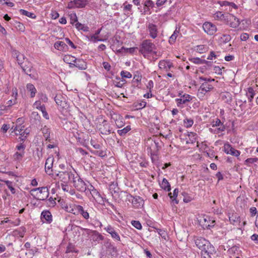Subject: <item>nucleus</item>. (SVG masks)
I'll return each instance as SVG.
<instances>
[{"label": "nucleus", "instance_id": "obj_10", "mask_svg": "<svg viewBox=\"0 0 258 258\" xmlns=\"http://www.w3.org/2000/svg\"><path fill=\"white\" fill-rule=\"evenodd\" d=\"M25 146L23 143L17 145L16 148L17 151L13 155V158L16 160H21L24 156Z\"/></svg>", "mask_w": 258, "mask_h": 258}, {"label": "nucleus", "instance_id": "obj_57", "mask_svg": "<svg viewBox=\"0 0 258 258\" xmlns=\"http://www.w3.org/2000/svg\"><path fill=\"white\" fill-rule=\"evenodd\" d=\"M257 161H258V158H256V157H255V158H247L245 161V164L246 165L250 166V164L254 163L256 162Z\"/></svg>", "mask_w": 258, "mask_h": 258}, {"label": "nucleus", "instance_id": "obj_56", "mask_svg": "<svg viewBox=\"0 0 258 258\" xmlns=\"http://www.w3.org/2000/svg\"><path fill=\"white\" fill-rule=\"evenodd\" d=\"M212 127H217L220 125H224L221 120L219 118H216L215 120H213L211 123Z\"/></svg>", "mask_w": 258, "mask_h": 258}, {"label": "nucleus", "instance_id": "obj_40", "mask_svg": "<svg viewBox=\"0 0 258 258\" xmlns=\"http://www.w3.org/2000/svg\"><path fill=\"white\" fill-rule=\"evenodd\" d=\"M221 97L222 99L227 103H230L232 100V95L229 92L223 93L221 94Z\"/></svg>", "mask_w": 258, "mask_h": 258}, {"label": "nucleus", "instance_id": "obj_17", "mask_svg": "<svg viewBox=\"0 0 258 258\" xmlns=\"http://www.w3.org/2000/svg\"><path fill=\"white\" fill-rule=\"evenodd\" d=\"M129 198L132 199V203L134 208H140L143 206L144 201L140 197L136 196L133 197L132 195H130Z\"/></svg>", "mask_w": 258, "mask_h": 258}, {"label": "nucleus", "instance_id": "obj_61", "mask_svg": "<svg viewBox=\"0 0 258 258\" xmlns=\"http://www.w3.org/2000/svg\"><path fill=\"white\" fill-rule=\"evenodd\" d=\"M141 80H142V76L140 75L139 73H138L137 72V74H136L134 76V78L133 79V82L138 83L140 82Z\"/></svg>", "mask_w": 258, "mask_h": 258}, {"label": "nucleus", "instance_id": "obj_24", "mask_svg": "<svg viewBox=\"0 0 258 258\" xmlns=\"http://www.w3.org/2000/svg\"><path fill=\"white\" fill-rule=\"evenodd\" d=\"M91 239L95 242H99L104 239V236L96 230H92L90 232Z\"/></svg>", "mask_w": 258, "mask_h": 258}, {"label": "nucleus", "instance_id": "obj_32", "mask_svg": "<svg viewBox=\"0 0 258 258\" xmlns=\"http://www.w3.org/2000/svg\"><path fill=\"white\" fill-rule=\"evenodd\" d=\"M200 87V90L206 91V92H209L213 89V86L207 82L202 83Z\"/></svg>", "mask_w": 258, "mask_h": 258}, {"label": "nucleus", "instance_id": "obj_21", "mask_svg": "<svg viewBox=\"0 0 258 258\" xmlns=\"http://www.w3.org/2000/svg\"><path fill=\"white\" fill-rule=\"evenodd\" d=\"M148 31L150 36L153 39H155L157 36L158 30L157 26L152 23H149L148 26Z\"/></svg>", "mask_w": 258, "mask_h": 258}, {"label": "nucleus", "instance_id": "obj_28", "mask_svg": "<svg viewBox=\"0 0 258 258\" xmlns=\"http://www.w3.org/2000/svg\"><path fill=\"white\" fill-rule=\"evenodd\" d=\"M41 130L42 131L44 137L45 139V140L48 142H50L51 139L50 137V128H48L46 125H44L43 127L41 128Z\"/></svg>", "mask_w": 258, "mask_h": 258}, {"label": "nucleus", "instance_id": "obj_59", "mask_svg": "<svg viewBox=\"0 0 258 258\" xmlns=\"http://www.w3.org/2000/svg\"><path fill=\"white\" fill-rule=\"evenodd\" d=\"M120 76L123 78H131L132 77V74L127 72L125 71H122L120 73Z\"/></svg>", "mask_w": 258, "mask_h": 258}, {"label": "nucleus", "instance_id": "obj_19", "mask_svg": "<svg viewBox=\"0 0 258 258\" xmlns=\"http://www.w3.org/2000/svg\"><path fill=\"white\" fill-rule=\"evenodd\" d=\"M76 67L81 70H85L87 69L86 62L82 59L75 58L73 64V68Z\"/></svg>", "mask_w": 258, "mask_h": 258}, {"label": "nucleus", "instance_id": "obj_1", "mask_svg": "<svg viewBox=\"0 0 258 258\" xmlns=\"http://www.w3.org/2000/svg\"><path fill=\"white\" fill-rule=\"evenodd\" d=\"M194 242L197 247L201 250V253L204 258H212V256L215 254L214 247L205 238L195 237Z\"/></svg>", "mask_w": 258, "mask_h": 258}, {"label": "nucleus", "instance_id": "obj_7", "mask_svg": "<svg viewBox=\"0 0 258 258\" xmlns=\"http://www.w3.org/2000/svg\"><path fill=\"white\" fill-rule=\"evenodd\" d=\"M85 194L88 197H92L96 202H100L102 200L100 194L95 188L90 184H88V187Z\"/></svg>", "mask_w": 258, "mask_h": 258}, {"label": "nucleus", "instance_id": "obj_53", "mask_svg": "<svg viewBox=\"0 0 258 258\" xmlns=\"http://www.w3.org/2000/svg\"><path fill=\"white\" fill-rule=\"evenodd\" d=\"M226 16H224V14L221 12H217L214 15V18L217 20H223L225 19Z\"/></svg>", "mask_w": 258, "mask_h": 258}, {"label": "nucleus", "instance_id": "obj_38", "mask_svg": "<svg viewBox=\"0 0 258 258\" xmlns=\"http://www.w3.org/2000/svg\"><path fill=\"white\" fill-rule=\"evenodd\" d=\"M125 83V80L120 78H116L115 80L113 81L114 85L118 88L122 87L123 85Z\"/></svg>", "mask_w": 258, "mask_h": 258}, {"label": "nucleus", "instance_id": "obj_31", "mask_svg": "<svg viewBox=\"0 0 258 258\" xmlns=\"http://www.w3.org/2000/svg\"><path fill=\"white\" fill-rule=\"evenodd\" d=\"M13 96L14 97V99L9 100L6 103V106L10 109V107L16 103V98L17 96V89L15 88L13 89Z\"/></svg>", "mask_w": 258, "mask_h": 258}, {"label": "nucleus", "instance_id": "obj_50", "mask_svg": "<svg viewBox=\"0 0 258 258\" xmlns=\"http://www.w3.org/2000/svg\"><path fill=\"white\" fill-rule=\"evenodd\" d=\"M70 19V23L71 24L74 25L78 21V18L75 13H71L69 14Z\"/></svg>", "mask_w": 258, "mask_h": 258}, {"label": "nucleus", "instance_id": "obj_30", "mask_svg": "<svg viewBox=\"0 0 258 258\" xmlns=\"http://www.w3.org/2000/svg\"><path fill=\"white\" fill-rule=\"evenodd\" d=\"M55 101L56 103L62 107H64V105L66 103L65 99L62 97V96L60 94H57L56 95L55 97Z\"/></svg>", "mask_w": 258, "mask_h": 258}, {"label": "nucleus", "instance_id": "obj_41", "mask_svg": "<svg viewBox=\"0 0 258 258\" xmlns=\"http://www.w3.org/2000/svg\"><path fill=\"white\" fill-rule=\"evenodd\" d=\"M208 47L206 45H199L196 47L195 50L200 53L205 52L208 50Z\"/></svg>", "mask_w": 258, "mask_h": 258}, {"label": "nucleus", "instance_id": "obj_25", "mask_svg": "<svg viewBox=\"0 0 258 258\" xmlns=\"http://www.w3.org/2000/svg\"><path fill=\"white\" fill-rule=\"evenodd\" d=\"M81 215L86 220H88L90 218L89 211L88 210H85L81 205H80L77 212V215Z\"/></svg>", "mask_w": 258, "mask_h": 258}, {"label": "nucleus", "instance_id": "obj_22", "mask_svg": "<svg viewBox=\"0 0 258 258\" xmlns=\"http://www.w3.org/2000/svg\"><path fill=\"white\" fill-rule=\"evenodd\" d=\"M99 131L101 134L103 135H109L111 133L110 125L106 120H103L102 124L101 125L99 128Z\"/></svg>", "mask_w": 258, "mask_h": 258}, {"label": "nucleus", "instance_id": "obj_14", "mask_svg": "<svg viewBox=\"0 0 258 258\" xmlns=\"http://www.w3.org/2000/svg\"><path fill=\"white\" fill-rule=\"evenodd\" d=\"M223 150L227 154H230L235 157H238L240 154L239 151L234 149L231 145L228 143L224 144Z\"/></svg>", "mask_w": 258, "mask_h": 258}, {"label": "nucleus", "instance_id": "obj_64", "mask_svg": "<svg viewBox=\"0 0 258 258\" xmlns=\"http://www.w3.org/2000/svg\"><path fill=\"white\" fill-rule=\"evenodd\" d=\"M8 110H9V109L6 105H0V116L5 112H7Z\"/></svg>", "mask_w": 258, "mask_h": 258}, {"label": "nucleus", "instance_id": "obj_6", "mask_svg": "<svg viewBox=\"0 0 258 258\" xmlns=\"http://www.w3.org/2000/svg\"><path fill=\"white\" fill-rule=\"evenodd\" d=\"M178 96H180V98L175 99V102L177 107L181 108L183 107L182 105L187 104L188 102L192 101L193 99L195 98V97L186 93L182 94L180 93Z\"/></svg>", "mask_w": 258, "mask_h": 258}, {"label": "nucleus", "instance_id": "obj_63", "mask_svg": "<svg viewBox=\"0 0 258 258\" xmlns=\"http://www.w3.org/2000/svg\"><path fill=\"white\" fill-rule=\"evenodd\" d=\"M33 106L36 107L37 109H39L40 110H42V107L44 108L45 106L44 105H41V102L40 101H36L34 102L33 104Z\"/></svg>", "mask_w": 258, "mask_h": 258}, {"label": "nucleus", "instance_id": "obj_36", "mask_svg": "<svg viewBox=\"0 0 258 258\" xmlns=\"http://www.w3.org/2000/svg\"><path fill=\"white\" fill-rule=\"evenodd\" d=\"M229 221L233 225H237L240 222L239 217L236 214H233L231 216L229 217Z\"/></svg>", "mask_w": 258, "mask_h": 258}, {"label": "nucleus", "instance_id": "obj_52", "mask_svg": "<svg viewBox=\"0 0 258 258\" xmlns=\"http://www.w3.org/2000/svg\"><path fill=\"white\" fill-rule=\"evenodd\" d=\"M20 12L21 14H22L24 16H27L31 18H35V17H36V16L35 15V14L34 13L28 12L23 9H21L20 10Z\"/></svg>", "mask_w": 258, "mask_h": 258}, {"label": "nucleus", "instance_id": "obj_60", "mask_svg": "<svg viewBox=\"0 0 258 258\" xmlns=\"http://www.w3.org/2000/svg\"><path fill=\"white\" fill-rule=\"evenodd\" d=\"M24 130V126L16 125L14 127V131H16V133L15 134L16 135H22L21 133Z\"/></svg>", "mask_w": 258, "mask_h": 258}, {"label": "nucleus", "instance_id": "obj_49", "mask_svg": "<svg viewBox=\"0 0 258 258\" xmlns=\"http://www.w3.org/2000/svg\"><path fill=\"white\" fill-rule=\"evenodd\" d=\"M179 31L177 30L176 29L174 31L172 35L170 37L169 42L170 44H173L175 42V40L176 39V38L179 34Z\"/></svg>", "mask_w": 258, "mask_h": 258}, {"label": "nucleus", "instance_id": "obj_5", "mask_svg": "<svg viewBox=\"0 0 258 258\" xmlns=\"http://www.w3.org/2000/svg\"><path fill=\"white\" fill-rule=\"evenodd\" d=\"M75 172L68 171H59L56 174V175L62 182L64 183H68L70 181L72 182L73 176H75Z\"/></svg>", "mask_w": 258, "mask_h": 258}, {"label": "nucleus", "instance_id": "obj_26", "mask_svg": "<svg viewBox=\"0 0 258 258\" xmlns=\"http://www.w3.org/2000/svg\"><path fill=\"white\" fill-rule=\"evenodd\" d=\"M158 66L160 69L168 71L172 67V65L169 61L162 60L159 61Z\"/></svg>", "mask_w": 258, "mask_h": 258}, {"label": "nucleus", "instance_id": "obj_8", "mask_svg": "<svg viewBox=\"0 0 258 258\" xmlns=\"http://www.w3.org/2000/svg\"><path fill=\"white\" fill-rule=\"evenodd\" d=\"M200 222L201 223L203 228L209 229L213 228L215 224V221L208 216H204L201 218Z\"/></svg>", "mask_w": 258, "mask_h": 258}, {"label": "nucleus", "instance_id": "obj_13", "mask_svg": "<svg viewBox=\"0 0 258 258\" xmlns=\"http://www.w3.org/2000/svg\"><path fill=\"white\" fill-rule=\"evenodd\" d=\"M80 205L73 203H67L62 208L67 212L77 215V212Z\"/></svg>", "mask_w": 258, "mask_h": 258}, {"label": "nucleus", "instance_id": "obj_11", "mask_svg": "<svg viewBox=\"0 0 258 258\" xmlns=\"http://www.w3.org/2000/svg\"><path fill=\"white\" fill-rule=\"evenodd\" d=\"M203 29L205 33L210 35L214 34L217 30L216 25L209 22L203 24Z\"/></svg>", "mask_w": 258, "mask_h": 258}, {"label": "nucleus", "instance_id": "obj_18", "mask_svg": "<svg viewBox=\"0 0 258 258\" xmlns=\"http://www.w3.org/2000/svg\"><path fill=\"white\" fill-rule=\"evenodd\" d=\"M41 219L43 223L50 224L52 221V216L51 213L48 210H45L42 212L41 214Z\"/></svg>", "mask_w": 258, "mask_h": 258}, {"label": "nucleus", "instance_id": "obj_39", "mask_svg": "<svg viewBox=\"0 0 258 258\" xmlns=\"http://www.w3.org/2000/svg\"><path fill=\"white\" fill-rule=\"evenodd\" d=\"M161 187L162 188L164 189L167 191H169L171 190L170 185L168 181V180L166 178H164L162 181L161 184Z\"/></svg>", "mask_w": 258, "mask_h": 258}, {"label": "nucleus", "instance_id": "obj_16", "mask_svg": "<svg viewBox=\"0 0 258 258\" xmlns=\"http://www.w3.org/2000/svg\"><path fill=\"white\" fill-rule=\"evenodd\" d=\"M54 158L52 157H48L45 161V170L46 173L49 175H53V170L52 169L53 164Z\"/></svg>", "mask_w": 258, "mask_h": 258}, {"label": "nucleus", "instance_id": "obj_54", "mask_svg": "<svg viewBox=\"0 0 258 258\" xmlns=\"http://www.w3.org/2000/svg\"><path fill=\"white\" fill-rule=\"evenodd\" d=\"M4 182L7 185L8 187L11 190L12 194H14L16 192V189L13 187L12 182L9 180H5Z\"/></svg>", "mask_w": 258, "mask_h": 258}, {"label": "nucleus", "instance_id": "obj_20", "mask_svg": "<svg viewBox=\"0 0 258 258\" xmlns=\"http://www.w3.org/2000/svg\"><path fill=\"white\" fill-rule=\"evenodd\" d=\"M104 229L111 235V237L113 239L118 241H120V238L119 234L115 231L114 228L111 225H108L107 226L104 228Z\"/></svg>", "mask_w": 258, "mask_h": 258}, {"label": "nucleus", "instance_id": "obj_43", "mask_svg": "<svg viewBox=\"0 0 258 258\" xmlns=\"http://www.w3.org/2000/svg\"><path fill=\"white\" fill-rule=\"evenodd\" d=\"M231 39L230 35L227 34H223L220 38L221 43L226 44L229 42Z\"/></svg>", "mask_w": 258, "mask_h": 258}, {"label": "nucleus", "instance_id": "obj_35", "mask_svg": "<svg viewBox=\"0 0 258 258\" xmlns=\"http://www.w3.org/2000/svg\"><path fill=\"white\" fill-rule=\"evenodd\" d=\"M178 194V189L177 188L174 189L173 192V195L172 196V193L170 192L168 194L170 198L172 200L173 202L176 204L178 203V201L176 200V197H177Z\"/></svg>", "mask_w": 258, "mask_h": 258}, {"label": "nucleus", "instance_id": "obj_34", "mask_svg": "<svg viewBox=\"0 0 258 258\" xmlns=\"http://www.w3.org/2000/svg\"><path fill=\"white\" fill-rule=\"evenodd\" d=\"M27 90L30 92V97L33 98L36 93V89L34 86L32 84H28L26 86Z\"/></svg>", "mask_w": 258, "mask_h": 258}, {"label": "nucleus", "instance_id": "obj_33", "mask_svg": "<svg viewBox=\"0 0 258 258\" xmlns=\"http://www.w3.org/2000/svg\"><path fill=\"white\" fill-rule=\"evenodd\" d=\"M75 58L76 57L72 55H66L63 57V60L64 62L70 64V67L71 68H73V64Z\"/></svg>", "mask_w": 258, "mask_h": 258}, {"label": "nucleus", "instance_id": "obj_4", "mask_svg": "<svg viewBox=\"0 0 258 258\" xmlns=\"http://www.w3.org/2000/svg\"><path fill=\"white\" fill-rule=\"evenodd\" d=\"M156 48V46L150 40H145L141 44L140 52L144 56L152 53Z\"/></svg>", "mask_w": 258, "mask_h": 258}, {"label": "nucleus", "instance_id": "obj_58", "mask_svg": "<svg viewBox=\"0 0 258 258\" xmlns=\"http://www.w3.org/2000/svg\"><path fill=\"white\" fill-rule=\"evenodd\" d=\"M182 196H183V201L184 203H188L192 201V198L188 196V194L184 192L182 193Z\"/></svg>", "mask_w": 258, "mask_h": 258}, {"label": "nucleus", "instance_id": "obj_29", "mask_svg": "<svg viewBox=\"0 0 258 258\" xmlns=\"http://www.w3.org/2000/svg\"><path fill=\"white\" fill-rule=\"evenodd\" d=\"M54 47L55 49L60 51H64L68 48L67 44L62 41H56L54 44Z\"/></svg>", "mask_w": 258, "mask_h": 258}, {"label": "nucleus", "instance_id": "obj_9", "mask_svg": "<svg viewBox=\"0 0 258 258\" xmlns=\"http://www.w3.org/2000/svg\"><path fill=\"white\" fill-rule=\"evenodd\" d=\"M88 3L87 0H74L71 1L68 4V8H84Z\"/></svg>", "mask_w": 258, "mask_h": 258}, {"label": "nucleus", "instance_id": "obj_15", "mask_svg": "<svg viewBox=\"0 0 258 258\" xmlns=\"http://www.w3.org/2000/svg\"><path fill=\"white\" fill-rule=\"evenodd\" d=\"M226 18L228 20V23L231 27L236 28L239 25V19L231 14H227Z\"/></svg>", "mask_w": 258, "mask_h": 258}, {"label": "nucleus", "instance_id": "obj_48", "mask_svg": "<svg viewBox=\"0 0 258 258\" xmlns=\"http://www.w3.org/2000/svg\"><path fill=\"white\" fill-rule=\"evenodd\" d=\"M76 28L79 30H83L85 32L88 31L89 28L87 26H84L82 24L78 22V21L75 23Z\"/></svg>", "mask_w": 258, "mask_h": 258}, {"label": "nucleus", "instance_id": "obj_23", "mask_svg": "<svg viewBox=\"0 0 258 258\" xmlns=\"http://www.w3.org/2000/svg\"><path fill=\"white\" fill-rule=\"evenodd\" d=\"M12 53V55L17 59L18 64L21 66L23 64L25 60L24 54L20 53L16 50H13Z\"/></svg>", "mask_w": 258, "mask_h": 258}, {"label": "nucleus", "instance_id": "obj_46", "mask_svg": "<svg viewBox=\"0 0 258 258\" xmlns=\"http://www.w3.org/2000/svg\"><path fill=\"white\" fill-rule=\"evenodd\" d=\"M131 130V126L127 125L123 129L119 130L117 131V134L120 136H124L126 133H127Z\"/></svg>", "mask_w": 258, "mask_h": 258}, {"label": "nucleus", "instance_id": "obj_12", "mask_svg": "<svg viewBox=\"0 0 258 258\" xmlns=\"http://www.w3.org/2000/svg\"><path fill=\"white\" fill-rule=\"evenodd\" d=\"M111 118L113 120L117 128H121L124 125L123 117L119 114L112 112L110 113Z\"/></svg>", "mask_w": 258, "mask_h": 258}, {"label": "nucleus", "instance_id": "obj_44", "mask_svg": "<svg viewBox=\"0 0 258 258\" xmlns=\"http://www.w3.org/2000/svg\"><path fill=\"white\" fill-rule=\"evenodd\" d=\"M86 38L90 41L92 42H96L97 41H103L104 40L99 38V37L94 35H90L86 36Z\"/></svg>", "mask_w": 258, "mask_h": 258}, {"label": "nucleus", "instance_id": "obj_27", "mask_svg": "<svg viewBox=\"0 0 258 258\" xmlns=\"http://www.w3.org/2000/svg\"><path fill=\"white\" fill-rule=\"evenodd\" d=\"M24 64H22L21 66V68L23 70V71L28 75L30 76V73L31 72L32 70V64L29 62L26 61L24 62Z\"/></svg>", "mask_w": 258, "mask_h": 258}, {"label": "nucleus", "instance_id": "obj_62", "mask_svg": "<svg viewBox=\"0 0 258 258\" xmlns=\"http://www.w3.org/2000/svg\"><path fill=\"white\" fill-rule=\"evenodd\" d=\"M132 224L137 229L141 230L142 228L141 223L138 221H132Z\"/></svg>", "mask_w": 258, "mask_h": 258}, {"label": "nucleus", "instance_id": "obj_45", "mask_svg": "<svg viewBox=\"0 0 258 258\" xmlns=\"http://www.w3.org/2000/svg\"><path fill=\"white\" fill-rule=\"evenodd\" d=\"M217 127H218L216 128L214 131L213 130V129L210 128V132L211 133H214V134H217L221 133H222L223 132H224L225 129H226L225 125H220V126H217Z\"/></svg>", "mask_w": 258, "mask_h": 258}, {"label": "nucleus", "instance_id": "obj_55", "mask_svg": "<svg viewBox=\"0 0 258 258\" xmlns=\"http://www.w3.org/2000/svg\"><path fill=\"white\" fill-rule=\"evenodd\" d=\"M16 28L21 32H23L25 30L24 25L20 23V22H16L14 24Z\"/></svg>", "mask_w": 258, "mask_h": 258}, {"label": "nucleus", "instance_id": "obj_47", "mask_svg": "<svg viewBox=\"0 0 258 258\" xmlns=\"http://www.w3.org/2000/svg\"><path fill=\"white\" fill-rule=\"evenodd\" d=\"M191 62H193L194 63L197 64H203L205 63H207L208 61L204 59H202L199 57H194L190 59Z\"/></svg>", "mask_w": 258, "mask_h": 258}, {"label": "nucleus", "instance_id": "obj_37", "mask_svg": "<svg viewBox=\"0 0 258 258\" xmlns=\"http://www.w3.org/2000/svg\"><path fill=\"white\" fill-rule=\"evenodd\" d=\"M144 6L145 7L144 9V14L147 13L149 11V8H153L154 7V3L152 1L148 0L146 1L144 3Z\"/></svg>", "mask_w": 258, "mask_h": 258}, {"label": "nucleus", "instance_id": "obj_42", "mask_svg": "<svg viewBox=\"0 0 258 258\" xmlns=\"http://www.w3.org/2000/svg\"><path fill=\"white\" fill-rule=\"evenodd\" d=\"M254 95L255 92L253 88H252L251 87L248 88L247 89V91L246 92V96H247L248 100L250 102H251L252 100Z\"/></svg>", "mask_w": 258, "mask_h": 258}, {"label": "nucleus", "instance_id": "obj_2", "mask_svg": "<svg viewBox=\"0 0 258 258\" xmlns=\"http://www.w3.org/2000/svg\"><path fill=\"white\" fill-rule=\"evenodd\" d=\"M30 193L37 200H45L49 196V190L46 186L33 188L31 190Z\"/></svg>", "mask_w": 258, "mask_h": 258}, {"label": "nucleus", "instance_id": "obj_3", "mask_svg": "<svg viewBox=\"0 0 258 258\" xmlns=\"http://www.w3.org/2000/svg\"><path fill=\"white\" fill-rule=\"evenodd\" d=\"M72 183L74 187L79 191L81 192H86L87 191L88 184L86 183L81 178L77 172H75V176H73V180Z\"/></svg>", "mask_w": 258, "mask_h": 258}, {"label": "nucleus", "instance_id": "obj_51", "mask_svg": "<svg viewBox=\"0 0 258 258\" xmlns=\"http://www.w3.org/2000/svg\"><path fill=\"white\" fill-rule=\"evenodd\" d=\"M183 124L184 126L186 127H190L193 125L194 120L190 118H185L183 120Z\"/></svg>", "mask_w": 258, "mask_h": 258}]
</instances>
